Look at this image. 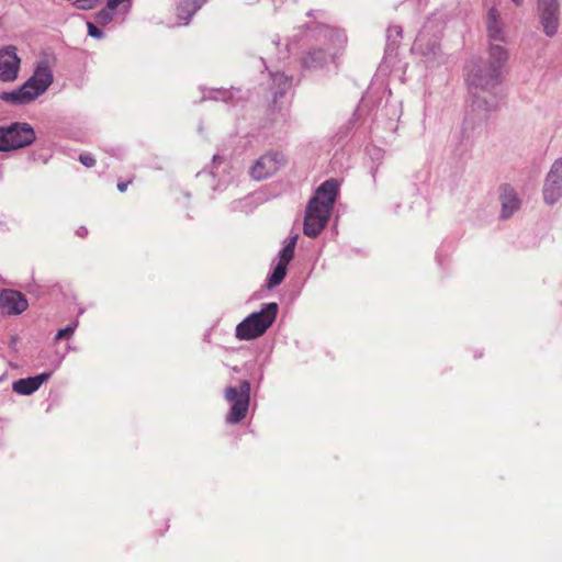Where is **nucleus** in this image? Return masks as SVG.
Returning <instances> with one entry per match:
<instances>
[{"instance_id":"1","label":"nucleus","mask_w":562,"mask_h":562,"mask_svg":"<svg viewBox=\"0 0 562 562\" xmlns=\"http://www.w3.org/2000/svg\"><path fill=\"white\" fill-rule=\"evenodd\" d=\"M486 31L490 41L488 59L468 75L473 100L471 112H476L479 120H485L487 114L499 106L497 88L503 81V68L508 60V53L498 43L507 42L506 26L496 8H491L486 15Z\"/></svg>"},{"instance_id":"2","label":"nucleus","mask_w":562,"mask_h":562,"mask_svg":"<svg viewBox=\"0 0 562 562\" xmlns=\"http://www.w3.org/2000/svg\"><path fill=\"white\" fill-rule=\"evenodd\" d=\"M338 194V182L326 180L316 190L315 195L307 204L303 233L308 237H316L325 228Z\"/></svg>"},{"instance_id":"3","label":"nucleus","mask_w":562,"mask_h":562,"mask_svg":"<svg viewBox=\"0 0 562 562\" xmlns=\"http://www.w3.org/2000/svg\"><path fill=\"white\" fill-rule=\"evenodd\" d=\"M54 81L47 59L37 61L33 75L18 89L2 92L0 99L11 104H27L44 94Z\"/></svg>"},{"instance_id":"4","label":"nucleus","mask_w":562,"mask_h":562,"mask_svg":"<svg viewBox=\"0 0 562 562\" xmlns=\"http://www.w3.org/2000/svg\"><path fill=\"white\" fill-rule=\"evenodd\" d=\"M278 304L268 303L256 313L250 314L236 326V337L239 340H252L262 336L274 322Z\"/></svg>"},{"instance_id":"5","label":"nucleus","mask_w":562,"mask_h":562,"mask_svg":"<svg viewBox=\"0 0 562 562\" xmlns=\"http://www.w3.org/2000/svg\"><path fill=\"white\" fill-rule=\"evenodd\" d=\"M250 397V383L243 381L239 389L229 386L225 390V400L231 403V411L226 417L228 424H237L243 420L248 412Z\"/></svg>"},{"instance_id":"6","label":"nucleus","mask_w":562,"mask_h":562,"mask_svg":"<svg viewBox=\"0 0 562 562\" xmlns=\"http://www.w3.org/2000/svg\"><path fill=\"white\" fill-rule=\"evenodd\" d=\"M284 164L285 157L281 153L268 151L256 160L249 172L255 180H262L276 173Z\"/></svg>"},{"instance_id":"7","label":"nucleus","mask_w":562,"mask_h":562,"mask_svg":"<svg viewBox=\"0 0 562 562\" xmlns=\"http://www.w3.org/2000/svg\"><path fill=\"white\" fill-rule=\"evenodd\" d=\"M29 308L26 296L13 289H3L0 291V313L4 316H18Z\"/></svg>"},{"instance_id":"8","label":"nucleus","mask_w":562,"mask_h":562,"mask_svg":"<svg viewBox=\"0 0 562 562\" xmlns=\"http://www.w3.org/2000/svg\"><path fill=\"white\" fill-rule=\"evenodd\" d=\"M538 12L543 32L552 37L557 34L560 19L559 0H538Z\"/></svg>"},{"instance_id":"9","label":"nucleus","mask_w":562,"mask_h":562,"mask_svg":"<svg viewBox=\"0 0 562 562\" xmlns=\"http://www.w3.org/2000/svg\"><path fill=\"white\" fill-rule=\"evenodd\" d=\"M543 200L547 204H554L562 196V157L551 166L543 184Z\"/></svg>"},{"instance_id":"10","label":"nucleus","mask_w":562,"mask_h":562,"mask_svg":"<svg viewBox=\"0 0 562 562\" xmlns=\"http://www.w3.org/2000/svg\"><path fill=\"white\" fill-rule=\"evenodd\" d=\"M7 149L25 147L35 139L34 130L26 123H13L4 127Z\"/></svg>"},{"instance_id":"11","label":"nucleus","mask_w":562,"mask_h":562,"mask_svg":"<svg viewBox=\"0 0 562 562\" xmlns=\"http://www.w3.org/2000/svg\"><path fill=\"white\" fill-rule=\"evenodd\" d=\"M21 59L16 47L12 45L0 48V81L12 82L19 76Z\"/></svg>"},{"instance_id":"12","label":"nucleus","mask_w":562,"mask_h":562,"mask_svg":"<svg viewBox=\"0 0 562 562\" xmlns=\"http://www.w3.org/2000/svg\"><path fill=\"white\" fill-rule=\"evenodd\" d=\"M296 241L297 235L291 236L280 250L278 263L268 279V288L272 289L283 281L286 274V267L294 256Z\"/></svg>"},{"instance_id":"13","label":"nucleus","mask_w":562,"mask_h":562,"mask_svg":"<svg viewBox=\"0 0 562 562\" xmlns=\"http://www.w3.org/2000/svg\"><path fill=\"white\" fill-rule=\"evenodd\" d=\"M431 22H428L424 29L418 33L415 43H414V49L423 54L424 56H432L434 59H438V64L442 61V56L440 55V48L437 43V37L428 43L427 35L428 31L431 29L430 25Z\"/></svg>"},{"instance_id":"14","label":"nucleus","mask_w":562,"mask_h":562,"mask_svg":"<svg viewBox=\"0 0 562 562\" xmlns=\"http://www.w3.org/2000/svg\"><path fill=\"white\" fill-rule=\"evenodd\" d=\"M50 375V372H43L35 376L16 380L12 384V390L20 395H30L37 391Z\"/></svg>"},{"instance_id":"15","label":"nucleus","mask_w":562,"mask_h":562,"mask_svg":"<svg viewBox=\"0 0 562 562\" xmlns=\"http://www.w3.org/2000/svg\"><path fill=\"white\" fill-rule=\"evenodd\" d=\"M501 215L503 218L510 217L520 206V201L513 188L505 186L501 191Z\"/></svg>"},{"instance_id":"16","label":"nucleus","mask_w":562,"mask_h":562,"mask_svg":"<svg viewBox=\"0 0 562 562\" xmlns=\"http://www.w3.org/2000/svg\"><path fill=\"white\" fill-rule=\"evenodd\" d=\"M205 3V0H179L177 4L178 24H188L192 15Z\"/></svg>"},{"instance_id":"17","label":"nucleus","mask_w":562,"mask_h":562,"mask_svg":"<svg viewBox=\"0 0 562 562\" xmlns=\"http://www.w3.org/2000/svg\"><path fill=\"white\" fill-rule=\"evenodd\" d=\"M272 83L274 90V100H277L278 95L282 97L285 91L291 87V79L281 72H276L271 75Z\"/></svg>"},{"instance_id":"18","label":"nucleus","mask_w":562,"mask_h":562,"mask_svg":"<svg viewBox=\"0 0 562 562\" xmlns=\"http://www.w3.org/2000/svg\"><path fill=\"white\" fill-rule=\"evenodd\" d=\"M325 63H326V54L321 49L308 54L303 59V64L307 68L323 66Z\"/></svg>"},{"instance_id":"19","label":"nucleus","mask_w":562,"mask_h":562,"mask_svg":"<svg viewBox=\"0 0 562 562\" xmlns=\"http://www.w3.org/2000/svg\"><path fill=\"white\" fill-rule=\"evenodd\" d=\"M119 8L120 7L110 8V0H108L106 8L95 14V21L101 25L109 24L113 20L114 11Z\"/></svg>"},{"instance_id":"20","label":"nucleus","mask_w":562,"mask_h":562,"mask_svg":"<svg viewBox=\"0 0 562 562\" xmlns=\"http://www.w3.org/2000/svg\"><path fill=\"white\" fill-rule=\"evenodd\" d=\"M77 326H78V322H75L74 324H71L69 326H67V327H65L63 329H59L57 331L56 336H55V339L56 340H60L63 338L70 337L74 334V331L77 328Z\"/></svg>"},{"instance_id":"21","label":"nucleus","mask_w":562,"mask_h":562,"mask_svg":"<svg viewBox=\"0 0 562 562\" xmlns=\"http://www.w3.org/2000/svg\"><path fill=\"white\" fill-rule=\"evenodd\" d=\"M100 0H76L74 5L79 10L93 9Z\"/></svg>"},{"instance_id":"22","label":"nucleus","mask_w":562,"mask_h":562,"mask_svg":"<svg viewBox=\"0 0 562 562\" xmlns=\"http://www.w3.org/2000/svg\"><path fill=\"white\" fill-rule=\"evenodd\" d=\"M87 26H88V33L90 36L95 37V38H102L104 36V33L102 32V30H100L93 23L88 22Z\"/></svg>"},{"instance_id":"23","label":"nucleus","mask_w":562,"mask_h":562,"mask_svg":"<svg viewBox=\"0 0 562 562\" xmlns=\"http://www.w3.org/2000/svg\"><path fill=\"white\" fill-rule=\"evenodd\" d=\"M79 160L83 166L88 168L93 167L95 165V159L90 154H81L79 156Z\"/></svg>"},{"instance_id":"24","label":"nucleus","mask_w":562,"mask_h":562,"mask_svg":"<svg viewBox=\"0 0 562 562\" xmlns=\"http://www.w3.org/2000/svg\"><path fill=\"white\" fill-rule=\"evenodd\" d=\"M214 93H216L215 95L211 97L212 99L214 100H223V101H227L229 98H231V92L228 91H224V90H216V91H213Z\"/></svg>"},{"instance_id":"25","label":"nucleus","mask_w":562,"mask_h":562,"mask_svg":"<svg viewBox=\"0 0 562 562\" xmlns=\"http://www.w3.org/2000/svg\"><path fill=\"white\" fill-rule=\"evenodd\" d=\"M126 2H128V0H110V8L122 5L123 11L126 12L128 9Z\"/></svg>"},{"instance_id":"26","label":"nucleus","mask_w":562,"mask_h":562,"mask_svg":"<svg viewBox=\"0 0 562 562\" xmlns=\"http://www.w3.org/2000/svg\"><path fill=\"white\" fill-rule=\"evenodd\" d=\"M4 127H0V151H7L5 136H4Z\"/></svg>"},{"instance_id":"27","label":"nucleus","mask_w":562,"mask_h":562,"mask_svg":"<svg viewBox=\"0 0 562 562\" xmlns=\"http://www.w3.org/2000/svg\"><path fill=\"white\" fill-rule=\"evenodd\" d=\"M88 234V231L86 227L81 226L77 229V235L80 237H85Z\"/></svg>"},{"instance_id":"28","label":"nucleus","mask_w":562,"mask_h":562,"mask_svg":"<svg viewBox=\"0 0 562 562\" xmlns=\"http://www.w3.org/2000/svg\"><path fill=\"white\" fill-rule=\"evenodd\" d=\"M128 183H130V182H119V183H117V189H119V191L124 192V191L127 189Z\"/></svg>"},{"instance_id":"29","label":"nucleus","mask_w":562,"mask_h":562,"mask_svg":"<svg viewBox=\"0 0 562 562\" xmlns=\"http://www.w3.org/2000/svg\"><path fill=\"white\" fill-rule=\"evenodd\" d=\"M389 32H394V34H396L397 36L402 35V29L400 26L391 27L389 29Z\"/></svg>"},{"instance_id":"30","label":"nucleus","mask_w":562,"mask_h":562,"mask_svg":"<svg viewBox=\"0 0 562 562\" xmlns=\"http://www.w3.org/2000/svg\"><path fill=\"white\" fill-rule=\"evenodd\" d=\"M516 5H521L524 0H512Z\"/></svg>"},{"instance_id":"31","label":"nucleus","mask_w":562,"mask_h":562,"mask_svg":"<svg viewBox=\"0 0 562 562\" xmlns=\"http://www.w3.org/2000/svg\"><path fill=\"white\" fill-rule=\"evenodd\" d=\"M217 159H218V156H216V155H215V156L213 157V161H214V162H216V160H217Z\"/></svg>"}]
</instances>
